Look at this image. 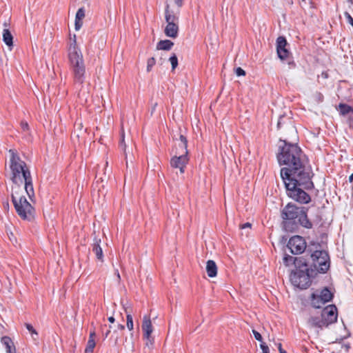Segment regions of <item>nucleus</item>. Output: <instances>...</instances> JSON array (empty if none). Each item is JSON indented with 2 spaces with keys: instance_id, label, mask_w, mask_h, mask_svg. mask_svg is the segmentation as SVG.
<instances>
[{
  "instance_id": "f257e3e1",
  "label": "nucleus",
  "mask_w": 353,
  "mask_h": 353,
  "mask_svg": "<svg viewBox=\"0 0 353 353\" xmlns=\"http://www.w3.org/2000/svg\"><path fill=\"white\" fill-rule=\"evenodd\" d=\"M279 143L276 158L280 165H286L280 171L286 194L299 203H309L311 197L305 190L314 188L312 181L314 174L305 155L296 143H288L285 140H280Z\"/></svg>"
},
{
  "instance_id": "f03ea898",
  "label": "nucleus",
  "mask_w": 353,
  "mask_h": 353,
  "mask_svg": "<svg viewBox=\"0 0 353 353\" xmlns=\"http://www.w3.org/2000/svg\"><path fill=\"white\" fill-rule=\"evenodd\" d=\"M307 211L308 208L299 207L291 203L285 205L281 211L285 230L290 232H295L299 225L306 229H312L314 223H319L321 221V218L319 215L313 221L310 220L307 216Z\"/></svg>"
},
{
  "instance_id": "7ed1b4c3",
  "label": "nucleus",
  "mask_w": 353,
  "mask_h": 353,
  "mask_svg": "<svg viewBox=\"0 0 353 353\" xmlns=\"http://www.w3.org/2000/svg\"><path fill=\"white\" fill-rule=\"evenodd\" d=\"M9 153L10 154L11 180L13 183L23 184L24 182L25 191L32 199L34 196V192L30 172L26 163L20 159L14 150H10Z\"/></svg>"
},
{
  "instance_id": "20e7f679",
  "label": "nucleus",
  "mask_w": 353,
  "mask_h": 353,
  "mask_svg": "<svg viewBox=\"0 0 353 353\" xmlns=\"http://www.w3.org/2000/svg\"><path fill=\"white\" fill-rule=\"evenodd\" d=\"M68 59L74 83L82 85L85 81V67L82 53L77 45L75 35L68 48Z\"/></svg>"
},
{
  "instance_id": "39448f33",
  "label": "nucleus",
  "mask_w": 353,
  "mask_h": 353,
  "mask_svg": "<svg viewBox=\"0 0 353 353\" xmlns=\"http://www.w3.org/2000/svg\"><path fill=\"white\" fill-rule=\"evenodd\" d=\"M316 274L315 271L312 268L296 270L291 274L290 280L294 285L301 289H306L311 284V277Z\"/></svg>"
},
{
  "instance_id": "423d86ee",
  "label": "nucleus",
  "mask_w": 353,
  "mask_h": 353,
  "mask_svg": "<svg viewBox=\"0 0 353 353\" xmlns=\"http://www.w3.org/2000/svg\"><path fill=\"white\" fill-rule=\"evenodd\" d=\"M311 268L317 273H325L330 268V257L325 250H316L311 254Z\"/></svg>"
},
{
  "instance_id": "0eeeda50",
  "label": "nucleus",
  "mask_w": 353,
  "mask_h": 353,
  "mask_svg": "<svg viewBox=\"0 0 353 353\" xmlns=\"http://www.w3.org/2000/svg\"><path fill=\"white\" fill-rule=\"evenodd\" d=\"M165 19L167 25L164 30L165 34L170 38H176L179 34V17L170 10L169 4L165 8Z\"/></svg>"
},
{
  "instance_id": "6e6552de",
  "label": "nucleus",
  "mask_w": 353,
  "mask_h": 353,
  "mask_svg": "<svg viewBox=\"0 0 353 353\" xmlns=\"http://www.w3.org/2000/svg\"><path fill=\"white\" fill-rule=\"evenodd\" d=\"M16 212L23 220L31 221L34 218V208L28 201L25 196H19V199L12 202Z\"/></svg>"
},
{
  "instance_id": "1a4fd4ad",
  "label": "nucleus",
  "mask_w": 353,
  "mask_h": 353,
  "mask_svg": "<svg viewBox=\"0 0 353 353\" xmlns=\"http://www.w3.org/2000/svg\"><path fill=\"white\" fill-rule=\"evenodd\" d=\"M287 247L292 254H299L305 250L306 242L302 236L296 235L290 239Z\"/></svg>"
},
{
  "instance_id": "9d476101",
  "label": "nucleus",
  "mask_w": 353,
  "mask_h": 353,
  "mask_svg": "<svg viewBox=\"0 0 353 353\" xmlns=\"http://www.w3.org/2000/svg\"><path fill=\"white\" fill-rule=\"evenodd\" d=\"M188 163V154L182 151L179 156H174L170 159V165L174 168H179L181 174L185 172V167Z\"/></svg>"
},
{
  "instance_id": "9b49d317",
  "label": "nucleus",
  "mask_w": 353,
  "mask_h": 353,
  "mask_svg": "<svg viewBox=\"0 0 353 353\" xmlns=\"http://www.w3.org/2000/svg\"><path fill=\"white\" fill-rule=\"evenodd\" d=\"M142 330L143 332V338L148 341L146 345H152L153 343V338L151 334L153 332V327L150 316L145 315L143 318Z\"/></svg>"
},
{
  "instance_id": "f8f14e48",
  "label": "nucleus",
  "mask_w": 353,
  "mask_h": 353,
  "mask_svg": "<svg viewBox=\"0 0 353 353\" xmlns=\"http://www.w3.org/2000/svg\"><path fill=\"white\" fill-rule=\"evenodd\" d=\"M287 46L288 42L285 37L280 36L276 39V52L281 60L287 59L290 54V52L286 48Z\"/></svg>"
},
{
  "instance_id": "ddd939ff",
  "label": "nucleus",
  "mask_w": 353,
  "mask_h": 353,
  "mask_svg": "<svg viewBox=\"0 0 353 353\" xmlns=\"http://www.w3.org/2000/svg\"><path fill=\"white\" fill-rule=\"evenodd\" d=\"M321 314L324 317V321L327 323V326L337 320V308L334 305L325 307Z\"/></svg>"
},
{
  "instance_id": "4468645a",
  "label": "nucleus",
  "mask_w": 353,
  "mask_h": 353,
  "mask_svg": "<svg viewBox=\"0 0 353 353\" xmlns=\"http://www.w3.org/2000/svg\"><path fill=\"white\" fill-rule=\"evenodd\" d=\"M307 326L314 328H323L327 327V323L324 321V317H322L321 314L317 316H310L307 321Z\"/></svg>"
},
{
  "instance_id": "2eb2a0df",
  "label": "nucleus",
  "mask_w": 353,
  "mask_h": 353,
  "mask_svg": "<svg viewBox=\"0 0 353 353\" xmlns=\"http://www.w3.org/2000/svg\"><path fill=\"white\" fill-rule=\"evenodd\" d=\"M310 301L311 305L315 308H321L326 303L319 291H316L311 294Z\"/></svg>"
},
{
  "instance_id": "dca6fc26",
  "label": "nucleus",
  "mask_w": 353,
  "mask_h": 353,
  "mask_svg": "<svg viewBox=\"0 0 353 353\" xmlns=\"http://www.w3.org/2000/svg\"><path fill=\"white\" fill-rule=\"evenodd\" d=\"M1 343L6 349V353H16V347L10 337L5 336L1 337Z\"/></svg>"
},
{
  "instance_id": "f3484780",
  "label": "nucleus",
  "mask_w": 353,
  "mask_h": 353,
  "mask_svg": "<svg viewBox=\"0 0 353 353\" xmlns=\"http://www.w3.org/2000/svg\"><path fill=\"white\" fill-rule=\"evenodd\" d=\"M85 12L84 8H80L76 13L74 28L77 31L79 30L83 26L82 20L85 17Z\"/></svg>"
},
{
  "instance_id": "a211bd4d",
  "label": "nucleus",
  "mask_w": 353,
  "mask_h": 353,
  "mask_svg": "<svg viewBox=\"0 0 353 353\" xmlns=\"http://www.w3.org/2000/svg\"><path fill=\"white\" fill-rule=\"evenodd\" d=\"M101 239L94 238L92 244V251L95 254L96 257L101 261H103V254L101 247L100 246Z\"/></svg>"
},
{
  "instance_id": "6ab92c4d",
  "label": "nucleus",
  "mask_w": 353,
  "mask_h": 353,
  "mask_svg": "<svg viewBox=\"0 0 353 353\" xmlns=\"http://www.w3.org/2000/svg\"><path fill=\"white\" fill-rule=\"evenodd\" d=\"M206 272L210 277H214L217 274V266L213 260H208L206 263Z\"/></svg>"
},
{
  "instance_id": "aec40b11",
  "label": "nucleus",
  "mask_w": 353,
  "mask_h": 353,
  "mask_svg": "<svg viewBox=\"0 0 353 353\" xmlns=\"http://www.w3.org/2000/svg\"><path fill=\"white\" fill-rule=\"evenodd\" d=\"M22 193H23L22 184L14 183V185L12 186V193H11L12 202H13V198H14V200H17V199H19V196H23Z\"/></svg>"
},
{
  "instance_id": "412c9836",
  "label": "nucleus",
  "mask_w": 353,
  "mask_h": 353,
  "mask_svg": "<svg viewBox=\"0 0 353 353\" xmlns=\"http://www.w3.org/2000/svg\"><path fill=\"white\" fill-rule=\"evenodd\" d=\"M174 46V43L168 39L161 40L157 43V49L162 50H170Z\"/></svg>"
},
{
  "instance_id": "4be33fe9",
  "label": "nucleus",
  "mask_w": 353,
  "mask_h": 353,
  "mask_svg": "<svg viewBox=\"0 0 353 353\" xmlns=\"http://www.w3.org/2000/svg\"><path fill=\"white\" fill-rule=\"evenodd\" d=\"M3 41L8 46H12L13 44V37L8 29L3 30Z\"/></svg>"
},
{
  "instance_id": "5701e85b",
  "label": "nucleus",
  "mask_w": 353,
  "mask_h": 353,
  "mask_svg": "<svg viewBox=\"0 0 353 353\" xmlns=\"http://www.w3.org/2000/svg\"><path fill=\"white\" fill-rule=\"evenodd\" d=\"M336 109L339 110V114L342 116H345L350 112H352V108L350 105L343 103H340Z\"/></svg>"
},
{
  "instance_id": "b1692460",
  "label": "nucleus",
  "mask_w": 353,
  "mask_h": 353,
  "mask_svg": "<svg viewBox=\"0 0 353 353\" xmlns=\"http://www.w3.org/2000/svg\"><path fill=\"white\" fill-rule=\"evenodd\" d=\"M319 292L323 296L324 302L326 303L331 301L333 299V294L327 287L323 288Z\"/></svg>"
},
{
  "instance_id": "393cba45",
  "label": "nucleus",
  "mask_w": 353,
  "mask_h": 353,
  "mask_svg": "<svg viewBox=\"0 0 353 353\" xmlns=\"http://www.w3.org/2000/svg\"><path fill=\"white\" fill-rule=\"evenodd\" d=\"M297 259H299L300 261H296L294 262V265L296 270H304L305 268H308L305 259L302 257H297Z\"/></svg>"
},
{
  "instance_id": "a878e982",
  "label": "nucleus",
  "mask_w": 353,
  "mask_h": 353,
  "mask_svg": "<svg viewBox=\"0 0 353 353\" xmlns=\"http://www.w3.org/2000/svg\"><path fill=\"white\" fill-rule=\"evenodd\" d=\"M179 141H181V143L179 144V146L181 148L182 151H184L185 154H188V140L186 137L183 134H180Z\"/></svg>"
},
{
  "instance_id": "bb28decb",
  "label": "nucleus",
  "mask_w": 353,
  "mask_h": 353,
  "mask_svg": "<svg viewBox=\"0 0 353 353\" xmlns=\"http://www.w3.org/2000/svg\"><path fill=\"white\" fill-rule=\"evenodd\" d=\"M283 260L284 265L286 266H289L292 264H294V262L296 261H300V260L297 259V257H294L288 254H285Z\"/></svg>"
},
{
  "instance_id": "cd10ccee",
  "label": "nucleus",
  "mask_w": 353,
  "mask_h": 353,
  "mask_svg": "<svg viewBox=\"0 0 353 353\" xmlns=\"http://www.w3.org/2000/svg\"><path fill=\"white\" fill-rule=\"evenodd\" d=\"M96 346L94 339H88L87 345L85 349V353H93L94 348Z\"/></svg>"
},
{
  "instance_id": "c85d7f7f",
  "label": "nucleus",
  "mask_w": 353,
  "mask_h": 353,
  "mask_svg": "<svg viewBox=\"0 0 353 353\" xmlns=\"http://www.w3.org/2000/svg\"><path fill=\"white\" fill-rule=\"evenodd\" d=\"M169 61L172 65V70H174L178 65V58L176 55L173 53L172 56L170 57Z\"/></svg>"
},
{
  "instance_id": "c756f323",
  "label": "nucleus",
  "mask_w": 353,
  "mask_h": 353,
  "mask_svg": "<svg viewBox=\"0 0 353 353\" xmlns=\"http://www.w3.org/2000/svg\"><path fill=\"white\" fill-rule=\"evenodd\" d=\"M126 321H127V327L129 330L132 331L134 328V324H133V319L130 314H128L126 316Z\"/></svg>"
},
{
  "instance_id": "7c9ffc66",
  "label": "nucleus",
  "mask_w": 353,
  "mask_h": 353,
  "mask_svg": "<svg viewBox=\"0 0 353 353\" xmlns=\"http://www.w3.org/2000/svg\"><path fill=\"white\" fill-rule=\"evenodd\" d=\"M156 60L154 57H151L148 59L147 61V71L150 72L152 69V68L155 65Z\"/></svg>"
},
{
  "instance_id": "2f4dec72",
  "label": "nucleus",
  "mask_w": 353,
  "mask_h": 353,
  "mask_svg": "<svg viewBox=\"0 0 353 353\" xmlns=\"http://www.w3.org/2000/svg\"><path fill=\"white\" fill-rule=\"evenodd\" d=\"M25 326L26 329L29 331L31 335L34 334L37 337L38 336V333L36 330L33 327V326L30 323H25Z\"/></svg>"
},
{
  "instance_id": "473e14b6",
  "label": "nucleus",
  "mask_w": 353,
  "mask_h": 353,
  "mask_svg": "<svg viewBox=\"0 0 353 353\" xmlns=\"http://www.w3.org/2000/svg\"><path fill=\"white\" fill-rule=\"evenodd\" d=\"M125 348H128L130 351L134 352V342L128 343L127 338L125 339V343H123Z\"/></svg>"
},
{
  "instance_id": "72a5a7b5",
  "label": "nucleus",
  "mask_w": 353,
  "mask_h": 353,
  "mask_svg": "<svg viewBox=\"0 0 353 353\" xmlns=\"http://www.w3.org/2000/svg\"><path fill=\"white\" fill-rule=\"evenodd\" d=\"M344 15L346 17L348 23L353 27V18L348 11L344 12Z\"/></svg>"
},
{
  "instance_id": "f704fd0d",
  "label": "nucleus",
  "mask_w": 353,
  "mask_h": 353,
  "mask_svg": "<svg viewBox=\"0 0 353 353\" xmlns=\"http://www.w3.org/2000/svg\"><path fill=\"white\" fill-rule=\"evenodd\" d=\"M252 333L254 336V338L256 339V340L260 341V342H263V338H262V336L261 334L258 332L257 331H256L255 330H252Z\"/></svg>"
},
{
  "instance_id": "c9c22d12",
  "label": "nucleus",
  "mask_w": 353,
  "mask_h": 353,
  "mask_svg": "<svg viewBox=\"0 0 353 353\" xmlns=\"http://www.w3.org/2000/svg\"><path fill=\"white\" fill-rule=\"evenodd\" d=\"M120 147L124 152L125 151L126 145H125V143L124 141V133L123 132L121 134V141H120Z\"/></svg>"
},
{
  "instance_id": "e433bc0d",
  "label": "nucleus",
  "mask_w": 353,
  "mask_h": 353,
  "mask_svg": "<svg viewBox=\"0 0 353 353\" xmlns=\"http://www.w3.org/2000/svg\"><path fill=\"white\" fill-rule=\"evenodd\" d=\"M260 347L262 350L263 353H270V350L268 346L263 342L260 344Z\"/></svg>"
},
{
  "instance_id": "4c0bfd02",
  "label": "nucleus",
  "mask_w": 353,
  "mask_h": 353,
  "mask_svg": "<svg viewBox=\"0 0 353 353\" xmlns=\"http://www.w3.org/2000/svg\"><path fill=\"white\" fill-rule=\"evenodd\" d=\"M235 72L237 76H245V71L240 67L236 68Z\"/></svg>"
},
{
  "instance_id": "58836bf2",
  "label": "nucleus",
  "mask_w": 353,
  "mask_h": 353,
  "mask_svg": "<svg viewBox=\"0 0 353 353\" xmlns=\"http://www.w3.org/2000/svg\"><path fill=\"white\" fill-rule=\"evenodd\" d=\"M21 127L23 131H27L29 129L28 124L26 121H21Z\"/></svg>"
},
{
  "instance_id": "ea45409f",
  "label": "nucleus",
  "mask_w": 353,
  "mask_h": 353,
  "mask_svg": "<svg viewBox=\"0 0 353 353\" xmlns=\"http://www.w3.org/2000/svg\"><path fill=\"white\" fill-rule=\"evenodd\" d=\"M174 1L176 6L180 8L183 6L184 0H174Z\"/></svg>"
},
{
  "instance_id": "a19ab883",
  "label": "nucleus",
  "mask_w": 353,
  "mask_h": 353,
  "mask_svg": "<svg viewBox=\"0 0 353 353\" xmlns=\"http://www.w3.org/2000/svg\"><path fill=\"white\" fill-rule=\"evenodd\" d=\"M251 228V223H245L240 225L241 229H245V228Z\"/></svg>"
},
{
  "instance_id": "79ce46f5",
  "label": "nucleus",
  "mask_w": 353,
  "mask_h": 353,
  "mask_svg": "<svg viewBox=\"0 0 353 353\" xmlns=\"http://www.w3.org/2000/svg\"><path fill=\"white\" fill-rule=\"evenodd\" d=\"M278 349H279V353H287L286 351L282 348V345L280 343L278 344Z\"/></svg>"
},
{
  "instance_id": "37998d69",
  "label": "nucleus",
  "mask_w": 353,
  "mask_h": 353,
  "mask_svg": "<svg viewBox=\"0 0 353 353\" xmlns=\"http://www.w3.org/2000/svg\"><path fill=\"white\" fill-rule=\"evenodd\" d=\"M95 336H96V334H95V332L94 331L90 332L88 339H94Z\"/></svg>"
},
{
  "instance_id": "c03bdc74",
  "label": "nucleus",
  "mask_w": 353,
  "mask_h": 353,
  "mask_svg": "<svg viewBox=\"0 0 353 353\" xmlns=\"http://www.w3.org/2000/svg\"><path fill=\"white\" fill-rule=\"evenodd\" d=\"M347 6L348 7H349V6H351L353 7V0H347Z\"/></svg>"
},
{
  "instance_id": "a18cd8bd",
  "label": "nucleus",
  "mask_w": 353,
  "mask_h": 353,
  "mask_svg": "<svg viewBox=\"0 0 353 353\" xmlns=\"http://www.w3.org/2000/svg\"><path fill=\"white\" fill-rule=\"evenodd\" d=\"M115 274H116V276H117V278H118V281H119L121 280V276H120V274H119V272L118 270H116Z\"/></svg>"
},
{
  "instance_id": "49530a36",
  "label": "nucleus",
  "mask_w": 353,
  "mask_h": 353,
  "mask_svg": "<svg viewBox=\"0 0 353 353\" xmlns=\"http://www.w3.org/2000/svg\"><path fill=\"white\" fill-rule=\"evenodd\" d=\"M118 329H119L120 330H123L125 329V326L122 324H119Z\"/></svg>"
},
{
  "instance_id": "de8ad7c7",
  "label": "nucleus",
  "mask_w": 353,
  "mask_h": 353,
  "mask_svg": "<svg viewBox=\"0 0 353 353\" xmlns=\"http://www.w3.org/2000/svg\"><path fill=\"white\" fill-rule=\"evenodd\" d=\"M108 321H109L110 323H114V321H115V319H114V318L113 316H110V317L108 318Z\"/></svg>"
},
{
  "instance_id": "09e8293b",
  "label": "nucleus",
  "mask_w": 353,
  "mask_h": 353,
  "mask_svg": "<svg viewBox=\"0 0 353 353\" xmlns=\"http://www.w3.org/2000/svg\"><path fill=\"white\" fill-rule=\"evenodd\" d=\"M283 117H280L279 121H278V123H277V128L279 129L281 128V119H282Z\"/></svg>"
},
{
  "instance_id": "8fccbe9b",
  "label": "nucleus",
  "mask_w": 353,
  "mask_h": 353,
  "mask_svg": "<svg viewBox=\"0 0 353 353\" xmlns=\"http://www.w3.org/2000/svg\"><path fill=\"white\" fill-rule=\"evenodd\" d=\"M118 340H119V336H118V335H117V336H116V338H115V339H114V345H118Z\"/></svg>"
},
{
  "instance_id": "3c124183",
  "label": "nucleus",
  "mask_w": 353,
  "mask_h": 353,
  "mask_svg": "<svg viewBox=\"0 0 353 353\" xmlns=\"http://www.w3.org/2000/svg\"><path fill=\"white\" fill-rule=\"evenodd\" d=\"M350 182H353V173L349 177Z\"/></svg>"
},
{
  "instance_id": "603ef678",
  "label": "nucleus",
  "mask_w": 353,
  "mask_h": 353,
  "mask_svg": "<svg viewBox=\"0 0 353 353\" xmlns=\"http://www.w3.org/2000/svg\"><path fill=\"white\" fill-rule=\"evenodd\" d=\"M32 338L34 341H37L38 336L37 337L34 334L32 335Z\"/></svg>"
},
{
  "instance_id": "864d4df0",
  "label": "nucleus",
  "mask_w": 353,
  "mask_h": 353,
  "mask_svg": "<svg viewBox=\"0 0 353 353\" xmlns=\"http://www.w3.org/2000/svg\"><path fill=\"white\" fill-rule=\"evenodd\" d=\"M110 330H108V331L105 332V338H107V337H108V334H110Z\"/></svg>"
},
{
  "instance_id": "5fc2aeb1",
  "label": "nucleus",
  "mask_w": 353,
  "mask_h": 353,
  "mask_svg": "<svg viewBox=\"0 0 353 353\" xmlns=\"http://www.w3.org/2000/svg\"><path fill=\"white\" fill-rule=\"evenodd\" d=\"M353 14V7L351 6H349V8H348Z\"/></svg>"
},
{
  "instance_id": "6e6d98bb",
  "label": "nucleus",
  "mask_w": 353,
  "mask_h": 353,
  "mask_svg": "<svg viewBox=\"0 0 353 353\" xmlns=\"http://www.w3.org/2000/svg\"><path fill=\"white\" fill-rule=\"evenodd\" d=\"M352 112H353V108H352Z\"/></svg>"
}]
</instances>
